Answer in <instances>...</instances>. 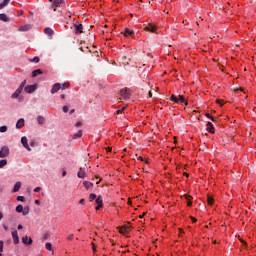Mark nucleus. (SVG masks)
<instances>
[{
	"label": "nucleus",
	"instance_id": "774afa93",
	"mask_svg": "<svg viewBox=\"0 0 256 256\" xmlns=\"http://www.w3.org/2000/svg\"><path fill=\"white\" fill-rule=\"evenodd\" d=\"M179 231H180V233H183V230H182V229H180Z\"/></svg>",
	"mask_w": 256,
	"mask_h": 256
},
{
	"label": "nucleus",
	"instance_id": "680f3d73",
	"mask_svg": "<svg viewBox=\"0 0 256 256\" xmlns=\"http://www.w3.org/2000/svg\"><path fill=\"white\" fill-rule=\"evenodd\" d=\"M75 113V109L70 110V115H73Z\"/></svg>",
	"mask_w": 256,
	"mask_h": 256
},
{
	"label": "nucleus",
	"instance_id": "052dcab7",
	"mask_svg": "<svg viewBox=\"0 0 256 256\" xmlns=\"http://www.w3.org/2000/svg\"><path fill=\"white\" fill-rule=\"evenodd\" d=\"M18 229H19V230L23 229V225L19 224V225H18Z\"/></svg>",
	"mask_w": 256,
	"mask_h": 256
},
{
	"label": "nucleus",
	"instance_id": "393cba45",
	"mask_svg": "<svg viewBox=\"0 0 256 256\" xmlns=\"http://www.w3.org/2000/svg\"><path fill=\"white\" fill-rule=\"evenodd\" d=\"M29 211H30V208L29 206H25L24 208H22V215H29Z\"/></svg>",
	"mask_w": 256,
	"mask_h": 256
},
{
	"label": "nucleus",
	"instance_id": "bf43d9fd",
	"mask_svg": "<svg viewBox=\"0 0 256 256\" xmlns=\"http://www.w3.org/2000/svg\"><path fill=\"white\" fill-rule=\"evenodd\" d=\"M44 239H49V234H45Z\"/></svg>",
	"mask_w": 256,
	"mask_h": 256
},
{
	"label": "nucleus",
	"instance_id": "338daca9",
	"mask_svg": "<svg viewBox=\"0 0 256 256\" xmlns=\"http://www.w3.org/2000/svg\"><path fill=\"white\" fill-rule=\"evenodd\" d=\"M184 175H185L186 177H189V174H188L187 172H184Z\"/></svg>",
	"mask_w": 256,
	"mask_h": 256
},
{
	"label": "nucleus",
	"instance_id": "7ed1b4c3",
	"mask_svg": "<svg viewBox=\"0 0 256 256\" xmlns=\"http://www.w3.org/2000/svg\"><path fill=\"white\" fill-rule=\"evenodd\" d=\"M74 31L76 35H81L83 33V24H79L78 22L74 24Z\"/></svg>",
	"mask_w": 256,
	"mask_h": 256
},
{
	"label": "nucleus",
	"instance_id": "79ce46f5",
	"mask_svg": "<svg viewBox=\"0 0 256 256\" xmlns=\"http://www.w3.org/2000/svg\"><path fill=\"white\" fill-rule=\"evenodd\" d=\"M23 92V87L19 86L18 89H16V93H22Z\"/></svg>",
	"mask_w": 256,
	"mask_h": 256
},
{
	"label": "nucleus",
	"instance_id": "13d9d810",
	"mask_svg": "<svg viewBox=\"0 0 256 256\" xmlns=\"http://www.w3.org/2000/svg\"><path fill=\"white\" fill-rule=\"evenodd\" d=\"M65 175H67V171L64 170V171L62 172V177H65Z\"/></svg>",
	"mask_w": 256,
	"mask_h": 256
},
{
	"label": "nucleus",
	"instance_id": "4d7b16f0",
	"mask_svg": "<svg viewBox=\"0 0 256 256\" xmlns=\"http://www.w3.org/2000/svg\"><path fill=\"white\" fill-rule=\"evenodd\" d=\"M148 97H149V99H151V97H153V93H151V91L148 93Z\"/></svg>",
	"mask_w": 256,
	"mask_h": 256
},
{
	"label": "nucleus",
	"instance_id": "bb28decb",
	"mask_svg": "<svg viewBox=\"0 0 256 256\" xmlns=\"http://www.w3.org/2000/svg\"><path fill=\"white\" fill-rule=\"evenodd\" d=\"M185 199L188 201L187 203L188 207H191L193 205V202H191V196L185 195Z\"/></svg>",
	"mask_w": 256,
	"mask_h": 256
},
{
	"label": "nucleus",
	"instance_id": "37998d69",
	"mask_svg": "<svg viewBox=\"0 0 256 256\" xmlns=\"http://www.w3.org/2000/svg\"><path fill=\"white\" fill-rule=\"evenodd\" d=\"M65 87H69V82H68V83H64V84L61 86V89H62V90H65Z\"/></svg>",
	"mask_w": 256,
	"mask_h": 256
},
{
	"label": "nucleus",
	"instance_id": "72a5a7b5",
	"mask_svg": "<svg viewBox=\"0 0 256 256\" xmlns=\"http://www.w3.org/2000/svg\"><path fill=\"white\" fill-rule=\"evenodd\" d=\"M30 61H31V63H39V61H40L39 56L34 57Z\"/></svg>",
	"mask_w": 256,
	"mask_h": 256
},
{
	"label": "nucleus",
	"instance_id": "58836bf2",
	"mask_svg": "<svg viewBox=\"0 0 256 256\" xmlns=\"http://www.w3.org/2000/svg\"><path fill=\"white\" fill-rule=\"evenodd\" d=\"M216 103H217L218 105H220L221 107H223V103H225V101L220 100V99H217V100H216Z\"/></svg>",
	"mask_w": 256,
	"mask_h": 256
},
{
	"label": "nucleus",
	"instance_id": "3c124183",
	"mask_svg": "<svg viewBox=\"0 0 256 256\" xmlns=\"http://www.w3.org/2000/svg\"><path fill=\"white\" fill-rule=\"evenodd\" d=\"M125 109V107H123L121 110H117V115L121 114V112Z\"/></svg>",
	"mask_w": 256,
	"mask_h": 256
},
{
	"label": "nucleus",
	"instance_id": "8fccbe9b",
	"mask_svg": "<svg viewBox=\"0 0 256 256\" xmlns=\"http://www.w3.org/2000/svg\"><path fill=\"white\" fill-rule=\"evenodd\" d=\"M190 219L192 220V222L197 223V219H195V217L191 216Z\"/></svg>",
	"mask_w": 256,
	"mask_h": 256
},
{
	"label": "nucleus",
	"instance_id": "7c9ffc66",
	"mask_svg": "<svg viewBox=\"0 0 256 256\" xmlns=\"http://www.w3.org/2000/svg\"><path fill=\"white\" fill-rule=\"evenodd\" d=\"M207 201H208V205H213V203H214V199H213V197H211V196H208L207 197Z\"/></svg>",
	"mask_w": 256,
	"mask_h": 256
},
{
	"label": "nucleus",
	"instance_id": "dca6fc26",
	"mask_svg": "<svg viewBox=\"0 0 256 256\" xmlns=\"http://www.w3.org/2000/svg\"><path fill=\"white\" fill-rule=\"evenodd\" d=\"M0 21H3L4 23H8L9 17L7 16V14L5 13L0 14Z\"/></svg>",
	"mask_w": 256,
	"mask_h": 256
},
{
	"label": "nucleus",
	"instance_id": "c85d7f7f",
	"mask_svg": "<svg viewBox=\"0 0 256 256\" xmlns=\"http://www.w3.org/2000/svg\"><path fill=\"white\" fill-rule=\"evenodd\" d=\"M5 165H7V160L6 159L0 160V169H3Z\"/></svg>",
	"mask_w": 256,
	"mask_h": 256
},
{
	"label": "nucleus",
	"instance_id": "f704fd0d",
	"mask_svg": "<svg viewBox=\"0 0 256 256\" xmlns=\"http://www.w3.org/2000/svg\"><path fill=\"white\" fill-rule=\"evenodd\" d=\"M89 199L90 201H95V199H97V195L92 193L89 195Z\"/></svg>",
	"mask_w": 256,
	"mask_h": 256
},
{
	"label": "nucleus",
	"instance_id": "1a4fd4ad",
	"mask_svg": "<svg viewBox=\"0 0 256 256\" xmlns=\"http://www.w3.org/2000/svg\"><path fill=\"white\" fill-rule=\"evenodd\" d=\"M61 89V83H55L51 89L52 95H55Z\"/></svg>",
	"mask_w": 256,
	"mask_h": 256
},
{
	"label": "nucleus",
	"instance_id": "f03ea898",
	"mask_svg": "<svg viewBox=\"0 0 256 256\" xmlns=\"http://www.w3.org/2000/svg\"><path fill=\"white\" fill-rule=\"evenodd\" d=\"M120 97H122V99H129L131 97V93H129L127 88H123L120 90Z\"/></svg>",
	"mask_w": 256,
	"mask_h": 256
},
{
	"label": "nucleus",
	"instance_id": "6e6d98bb",
	"mask_svg": "<svg viewBox=\"0 0 256 256\" xmlns=\"http://www.w3.org/2000/svg\"><path fill=\"white\" fill-rule=\"evenodd\" d=\"M92 249H93L94 253H95V251H97V249L95 248V244L94 243H92Z\"/></svg>",
	"mask_w": 256,
	"mask_h": 256
},
{
	"label": "nucleus",
	"instance_id": "603ef678",
	"mask_svg": "<svg viewBox=\"0 0 256 256\" xmlns=\"http://www.w3.org/2000/svg\"><path fill=\"white\" fill-rule=\"evenodd\" d=\"M34 203H35L36 205H41V201H39V200H35Z\"/></svg>",
	"mask_w": 256,
	"mask_h": 256
},
{
	"label": "nucleus",
	"instance_id": "a19ab883",
	"mask_svg": "<svg viewBox=\"0 0 256 256\" xmlns=\"http://www.w3.org/2000/svg\"><path fill=\"white\" fill-rule=\"evenodd\" d=\"M25 85H27V80L22 81L20 84V87H22L24 89Z\"/></svg>",
	"mask_w": 256,
	"mask_h": 256
},
{
	"label": "nucleus",
	"instance_id": "0e129e2a",
	"mask_svg": "<svg viewBox=\"0 0 256 256\" xmlns=\"http://www.w3.org/2000/svg\"><path fill=\"white\" fill-rule=\"evenodd\" d=\"M61 99H65V94L60 95Z\"/></svg>",
	"mask_w": 256,
	"mask_h": 256
},
{
	"label": "nucleus",
	"instance_id": "c756f323",
	"mask_svg": "<svg viewBox=\"0 0 256 256\" xmlns=\"http://www.w3.org/2000/svg\"><path fill=\"white\" fill-rule=\"evenodd\" d=\"M16 212L17 213H22L23 212V205L19 204L18 206H16Z\"/></svg>",
	"mask_w": 256,
	"mask_h": 256
},
{
	"label": "nucleus",
	"instance_id": "a211bd4d",
	"mask_svg": "<svg viewBox=\"0 0 256 256\" xmlns=\"http://www.w3.org/2000/svg\"><path fill=\"white\" fill-rule=\"evenodd\" d=\"M133 35H134L133 31L129 30L128 28L125 29V31H124L125 37H133Z\"/></svg>",
	"mask_w": 256,
	"mask_h": 256
},
{
	"label": "nucleus",
	"instance_id": "aec40b11",
	"mask_svg": "<svg viewBox=\"0 0 256 256\" xmlns=\"http://www.w3.org/2000/svg\"><path fill=\"white\" fill-rule=\"evenodd\" d=\"M37 123H38V125H45V117L38 116L37 117Z\"/></svg>",
	"mask_w": 256,
	"mask_h": 256
},
{
	"label": "nucleus",
	"instance_id": "423d86ee",
	"mask_svg": "<svg viewBox=\"0 0 256 256\" xmlns=\"http://www.w3.org/2000/svg\"><path fill=\"white\" fill-rule=\"evenodd\" d=\"M21 143H22L23 147L27 149V151H31V147H29V143H28L26 136H23L21 138Z\"/></svg>",
	"mask_w": 256,
	"mask_h": 256
},
{
	"label": "nucleus",
	"instance_id": "49530a36",
	"mask_svg": "<svg viewBox=\"0 0 256 256\" xmlns=\"http://www.w3.org/2000/svg\"><path fill=\"white\" fill-rule=\"evenodd\" d=\"M67 239L68 241H73V234L68 235Z\"/></svg>",
	"mask_w": 256,
	"mask_h": 256
},
{
	"label": "nucleus",
	"instance_id": "4468645a",
	"mask_svg": "<svg viewBox=\"0 0 256 256\" xmlns=\"http://www.w3.org/2000/svg\"><path fill=\"white\" fill-rule=\"evenodd\" d=\"M206 130H207L208 133H212V134L215 133V130L213 128V123L208 122L207 125H206Z\"/></svg>",
	"mask_w": 256,
	"mask_h": 256
},
{
	"label": "nucleus",
	"instance_id": "cd10ccee",
	"mask_svg": "<svg viewBox=\"0 0 256 256\" xmlns=\"http://www.w3.org/2000/svg\"><path fill=\"white\" fill-rule=\"evenodd\" d=\"M95 202L97 203V205H103V198L101 196H98Z\"/></svg>",
	"mask_w": 256,
	"mask_h": 256
},
{
	"label": "nucleus",
	"instance_id": "a18cd8bd",
	"mask_svg": "<svg viewBox=\"0 0 256 256\" xmlns=\"http://www.w3.org/2000/svg\"><path fill=\"white\" fill-rule=\"evenodd\" d=\"M0 253H3V241L0 240Z\"/></svg>",
	"mask_w": 256,
	"mask_h": 256
},
{
	"label": "nucleus",
	"instance_id": "f8f14e48",
	"mask_svg": "<svg viewBox=\"0 0 256 256\" xmlns=\"http://www.w3.org/2000/svg\"><path fill=\"white\" fill-rule=\"evenodd\" d=\"M22 243H24V245H33V239H31V237L24 236L22 238Z\"/></svg>",
	"mask_w": 256,
	"mask_h": 256
},
{
	"label": "nucleus",
	"instance_id": "6ab92c4d",
	"mask_svg": "<svg viewBox=\"0 0 256 256\" xmlns=\"http://www.w3.org/2000/svg\"><path fill=\"white\" fill-rule=\"evenodd\" d=\"M37 75H43L42 69H36L32 72V77H37Z\"/></svg>",
	"mask_w": 256,
	"mask_h": 256
},
{
	"label": "nucleus",
	"instance_id": "69168bd1",
	"mask_svg": "<svg viewBox=\"0 0 256 256\" xmlns=\"http://www.w3.org/2000/svg\"><path fill=\"white\" fill-rule=\"evenodd\" d=\"M138 160H139V161H143V157L139 156V157H138Z\"/></svg>",
	"mask_w": 256,
	"mask_h": 256
},
{
	"label": "nucleus",
	"instance_id": "a878e982",
	"mask_svg": "<svg viewBox=\"0 0 256 256\" xmlns=\"http://www.w3.org/2000/svg\"><path fill=\"white\" fill-rule=\"evenodd\" d=\"M127 231H129V227L127 226H122L119 228V233H127Z\"/></svg>",
	"mask_w": 256,
	"mask_h": 256
},
{
	"label": "nucleus",
	"instance_id": "864d4df0",
	"mask_svg": "<svg viewBox=\"0 0 256 256\" xmlns=\"http://www.w3.org/2000/svg\"><path fill=\"white\" fill-rule=\"evenodd\" d=\"M80 204H81V205H84V204H85V199H83V198L80 199Z\"/></svg>",
	"mask_w": 256,
	"mask_h": 256
},
{
	"label": "nucleus",
	"instance_id": "e433bc0d",
	"mask_svg": "<svg viewBox=\"0 0 256 256\" xmlns=\"http://www.w3.org/2000/svg\"><path fill=\"white\" fill-rule=\"evenodd\" d=\"M6 131H7V126L0 127V133H6Z\"/></svg>",
	"mask_w": 256,
	"mask_h": 256
},
{
	"label": "nucleus",
	"instance_id": "de8ad7c7",
	"mask_svg": "<svg viewBox=\"0 0 256 256\" xmlns=\"http://www.w3.org/2000/svg\"><path fill=\"white\" fill-rule=\"evenodd\" d=\"M39 191H41V187H36V188L34 189V193H39Z\"/></svg>",
	"mask_w": 256,
	"mask_h": 256
},
{
	"label": "nucleus",
	"instance_id": "473e14b6",
	"mask_svg": "<svg viewBox=\"0 0 256 256\" xmlns=\"http://www.w3.org/2000/svg\"><path fill=\"white\" fill-rule=\"evenodd\" d=\"M205 115H206V117H207L208 119H211V121H213V122L217 121V119H216L215 117L211 116V114L206 113Z\"/></svg>",
	"mask_w": 256,
	"mask_h": 256
},
{
	"label": "nucleus",
	"instance_id": "f3484780",
	"mask_svg": "<svg viewBox=\"0 0 256 256\" xmlns=\"http://www.w3.org/2000/svg\"><path fill=\"white\" fill-rule=\"evenodd\" d=\"M9 3H11V0H3V2L0 3V10L5 9V7H7V5H9Z\"/></svg>",
	"mask_w": 256,
	"mask_h": 256
},
{
	"label": "nucleus",
	"instance_id": "e2e57ef3",
	"mask_svg": "<svg viewBox=\"0 0 256 256\" xmlns=\"http://www.w3.org/2000/svg\"><path fill=\"white\" fill-rule=\"evenodd\" d=\"M3 219V212H0V221Z\"/></svg>",
	"mask_w": 256,
	"mask_h": 256
},
{
	"label": "nucleus",
	"instance_id": "c9c22d12",
	"mask_svg": "<svg viewBox=\"0 0 256 256\" xmlns=\"http://www.w3.org/2000/svg\"><path fill=\"white\" fill-rule=\"evenodd\" d=\"M19 95H21L19 92L15 91L13 94H12V99H17V97H19Z\"/></svg>",
	"mask_w": 256,
	"mask_h": 256
},
{
	"label": "nucleus",
	"instance_id": "ddd939ff",
	"mask_svg": "<svg viewBox=\"0 0 256 256\" xmlns=\"http://www.w3.org/2000/svg\"><path fill=\"white\" fill-rule=\"evenodd\" d=\"M25 126V119L20 118L16 123V129H21Z\"/></svg>",
	"mask_w": 256,
	"mask_h": 256
},
{
	"label": "nucleus",
	"instance_id": "f257e3e1",
	"mask_svg": "<svg viewBox=\"0 0 256 256\" xmlns=\"http://www.w3.org/2000/svg\"><path fill=\"white\" fill-rule=\"evenodd\" d=\"M170 101H173L174 103H181L182 105L185 104L186 106L189 105V102H187V99H185V96L183 95H179V98H177L175 94H172Z\"/></svg>",
	"mask_w": 256,
	"mask_h": 256
},
{
	"label": "nucleus",
	"instance_id": "2f4dec72",
	"mask_svg": "<svg viewBox=\"0 0 256 256\" xmlns=\"http://www.w3.org/2000/svg\"><path fill=\"white\" fill-rule=\"evenodd\" d=\"M45 247H46L47 251H51V249L53 248V245L50 242H47L45 244Z\"/></svg>",
	"mask_w": 256,
	"mask_h": 256
},
{
	"label": "nucleus",
	"instance_id": "5701e85b",
	"mask_svg": "<svg viewBox=\"0 0 256 256\" xmlns=\"http://www.w3.org/2000/svg\"><path fill=\"white\" fill-rule=\"evenodd\" d=\"M83 185H84L85 189H91V187H93V183H91L89 181H84Z\"/></svg>",
	"mask_w": 256,
	"mask_h": 256
},
{
	"label": "nucleus",
	"instance_id": "20e7f679",
	"mask_svg": "<svg viewBox=\"0 0 256 256\" xmlns=\"http://www.w3.org/2000/svg\"><path fill=\"white\" fill-rule=\"evenodd\" d=\"M9 155V147L3 146L0 150V158L3 159Z\"/></svg>",
	"mask_w": 256,
	"mask_h": 256
},
{
	"label": "nucleus",
	"instance_id": "5fc2aeb1",
	"mask_svg": "<svg viewBox=\"0 0 256 256\" xmlns=\"http://www.w3.org/2000/svg\"><path fill=\"white\" fill-rule=\"evenodd\" d=\"M3 229H5L6 231H9V227L7 225H3Z\"/></svg>",
	"mask_w": 256,
	"mask_h": 256
},
{
	"label": "nucleus",
	"instance_id": "2eb2a0df",
	"mask_svg": "<svg viewBox=\"0 0 256 256\" xmlns=\"http://www.w3.org/2000/svg\"><path fill=\"white\" fill-rule=\"evenodd\" d=\"M44 33L45 35H48V37H53L54 34L53 29H51L50 27L44 28Z\"/></svg>",
	"mask_w": 256,
	"mask_h": 256
},
{
	"label": "nucleus",
	"instance_id": "b1692460",
	"mask_svg": "<svg viewBox=\"0 0 256 256\" xmlns=\"http://www.w3.org/2000/svg\"><path fill=\"white\" fill-rule=\"evenodd\" d=\"M31 29V25H24L19 27V31H29Z\"/></svg>",
	"mask_w": 256,
	"mask_h": 256
},
{
	"label": "nucleus",
	"instance_id": "0eeeda50",
	"mask_svg": "<svg viewBox=\"0 0 256 256\" xmlns=\"http://www.w3.org/2000/svg\"><path fill=\"white\" fill-rule=\"evenodd\" d=\"M26 93H35V91L37 90V86L36 85H28L24 88Z\"/></svg>",
	"mask_w": 256,
	"mask_h": 256
},
{
	"label": "nucleus",
	"instance_id": "6e6552de",
	"mask_svg": "<svg viewBox=\"0 0 256 256\" xmlns=\"http://www.w3.org/2000/svg\"><path fill=\"white\" fill-rule=\"evenodd\" d=\"M77 177L79 179H85L87 177V173L85 172V168L81 167L77 173Z\"/></svg>",
	"mask_w": 256,
	"mask_h": 256
},
{
	"label": "nucleus",
	"instance_id": "09e8293b",
	"mask_svg": "<svg viewBox=\"0 0 256 256\" xmlns=\"http://www.w3.org/2000/svg\"><path fill=\"white\" fill-rule=\"evenodd\" d=\"M101 207H103V205L102 204H98V206L95 208L96 211H99V209H101Z\"/></svg>",
	"mask_w": 256,
	"mask_h": 256
},
{
	"label": "nucleus",
	"instance_id": "9d476101",
	"mask_svg": "<svg viewBox=\"0 0 256 256\" xmlns=\"http://www.w3.org/2000/svg\"><path fill=\"white\" fill-rule=\"evenodd\" d=\"M12 238L14 245H19V234L17 233V230L12 232Z\"/></svg>",
	"mask_w": 256,
	"mask_h": 256
},
{
	"label": "nucleus",
	"instance_id": "c03bdc74",
	"mask_svg": "<svg viewBox=\"0 0 256 256\" xmlns=\"http://www.w3.org/2000/svg\"><path fill=\"white\" fill-rule=\"evenodd\" d=\"M83 123L81 121L76 122L75 127H81Z\"/></svg>",
	"mask_w": 256,
	"mask_h": 256
},
{
	"label": "nucleus",
	"instance_id": "ea45409f",
	"mask_svg": "<svg viewBox=\"0 0 256 256\" xmlns=\"http://www.w3.org/2000/svg\"><path fill=\"white\" fill-rule=\"evenodd\" d=\"M62 111H63V113H68L69 112V106H63Z\"/></svg>",
	"mask_w": 256,
	"mask_h": 256
},
{
	"label": "nucleus",
	"instance_id": "4be33fe9",
	"mask_svg": "<svg viewBox=\"0 0 256 256\" xmlns=\"http://www.w3.org/2000/svg\"><path fill=\"white\" fill-rule=\"evenodd\" d=\"M80 137H83V130H79L73 135V139H79Z\"/></svg>",
	"mask_w": 256,
	"mask_h": 256
},
{
	"label": "nucleus",
	"instance_id": "412c9836",
	"mask_svg": "<svg viewBox=\"0 0 256 256\" xmlns=\"http://www.w3.org/2000/svg\"><path fill=\"white\" fill-rule=\"evenodd\" d=\"M21 189V182H16L13 188V193H17Z\"/></svg>",
	"mask_w": 256,
	"mask_h": 256
},
{
	"label": "nucleus",
	"instance_id": "39448f33",
	"mask_svg": "<svg viewBox=\"0 0 256 256\" xmlns=\"http://www.w3.org/2000/svg\"><path fill=\"white\" fill-rule=\"evenodd\" d=\"M144 31H150V33H155V31H157V26L153 24H148L144 27Z\"/></svg>",
	"mask_w": 256,
	"mask_h": 256
},
{
	"label": "nucleus",
	"instance_id": "4c0bfd02",
	"mask_svg": "<svg viewBox=\"0 0 256 256\" xmlns=\"http://www.w3.org/2000/svg\"><path fill=\"white\" fill-rule=\"evenodd\" d=\"M17 201H21L22 203H25V197L24 196H18Z\"/></svg>",
	"mask_w": 256,
	"mask_h": 256
},
{
	"label": "nucleus",
	"instance_id": "9b49d317",
	"mask_svg": "<svg viewBox=\"0 0 256 256\" xmlns=\"http://www.w3.org/2000/svg\"><path fill=\"white\" fill-rule=\"evenodd\" d=\"M61 5H63V0H54L52 4V9H54V11H57V7H61Z\"/></svg>",
	"mask_w": 256,
	"mask_h": 256
}]
</instances>
